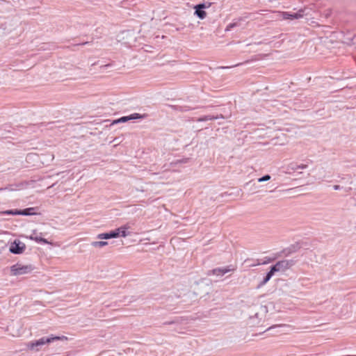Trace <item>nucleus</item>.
Segmentation results:
<instances>
[{
    "instance_id": "f257e3e1",
    "label": "nucleus",
    "mask_w": 356,
    "mask_h": 356,
    "mask_svg": "<svg viewBox=\"0 0 356 356\" xmlns=\"http://www.w3.org/2000/svg\"><path fill=\"white\" fill-rule=\"evenodd\" d=\"M67 337L65 336H54L50 335L48 337H41L37 340L30 341L26 343V348L28 350L35 352L40 351L42 348L47 346L55 341H66Z\"/></svg>"
},
{
    "instance_id": "f03ea898",
    "label": "nucleus",
    "mask_w": 356,
    "mask_h": 356,
    "mask_svg": "<svg viewBox=\"0 0 356 356\" xmlns=\"http://www.w3.org/2000/svg\"><path fill=\"white\" fill-rule=\"evenodd\" d=\"M294 265L293 260H282L273 266L270 271L266 274L261 283V285L266 284L277 272H284Z\"/></svg>"
},
{
    "instance_id": "7ed1b4c3",
    "label": "nucleus",
    "mask_w": 356,
    "mask_h": 356,
    "mask_svg": "<svg viewBox=\"0 0 356 356\" xmlns=\"http://www.w3.org/2000/svg\"><path fill=\"white\" fill-rule=\"evenodd\" d=\"M129 229V226L128 225H125L118 229H115V230H112L110 232L99 234L97 236V238L101 240H106L109 238H118L119 236L126 237L130 234L128 232Z\"/></svg>"
},
{
    "instance_id": "20e7f679",
    "label": "nucleus",
    "mask_w": 356,
    "mask_h": 356,
    "mask_svg": "<svg viewBox=\"0 0 356 356\" xmlns=\"http://www.w3.org/2000/svg\"><path fill=\"white\" fill-rule=\"evenodd\" d=\"M34 267L31 264L17 263L10 267V274L13 276H19L29 274L33 272Z\"/></svg>"
},
{
    "instance_id": "39448f33",
    "label": "nucleus",
    "mask_w": 356,
    "mask_h": 356,
    "mask_svg": "<svg viewBox=\"0 0 356 356\" xmlns=\"http://www.w3.org/2000/svg\"><path fill=\"white\" fill-rule=\"evenodd\" d=\"M211 2L204 1L203 3L194 6V15H196L200 19H205L207 16V13L204 10L209 8L211 6Z\"/></svg>"
},
{
    "instance_id": "423d86ee",
    "label": "nucleus",
    "mask_w": 356,
    "mask_h": 356,
    "mask_svg": "<svg viewBox=\"0 0 356 356\" xmlns=\"http://www.w3.org/2000/svg\"><path fill=\"white\" fill-rule=\"evenodd\" d=\"M26 250V245L18 239H15L10 244L9 251L15 254H21Z\"/></svg>"
},
{
    "instance_id": "0eeeda50",
    "label": "nucleus",
    "mask_w": 356,
    "mask_h": 356,
    "mask_svg": "<svg viewBox=\"0 0 356 356\" xmlns=\"http://www.w3.org/2000/svg\"><path fill=\"white\" fill-rule=\"evenodd\" d=\"M304 15L303 10H300L298 13H289L287 12H284L282 13V17L284 19H296L302 17Z\"/></svg>"
},
{
    "instance_id": "6e6552de",
    "label": "nucleus",
    "mask_w": 356,
    "mask_h": 356,
    "mask_svg": "<svg viewBox=\"0 0 356 356\" xmlns=\"http://www.w3.org/2000/svg\"><path fill=\"white\" fill-rule=\"evenodd\" d=\"M143 118V116L139 113H133L128 116H124L120 118H119L117 120H115L113 123H119V122H126L131 120H137V119H142Z\"/></svg>"
},
{
    "instance_id": "1a4fd4ad",
    "label": "nucleus",
    "mask_w": 356,
    "mask_h": 356,
    "mask_svg": "<svg viewBox=\"0 0 356 356\" xmlns=\"http://www.w3.org/2000/svg\"><path fill=\"white\" fill-rule=\"evenodd\" d=\"M28 238L32 241H35L36 242H42L43 243L49 244L50 243L45 238H42L40 236H38L35 232H33V234L29 236H27Z\"/></svg>"
},
{
    "instance_id": "9d476101",
    "label": "nucleus",
    "mask_w": 356,
    "mask_h": 356,
    "mask_svg": "<svg viewBox=\"0 0 356 356\" xmlns=\"http://www.w3.org/2000/svg\"><path fill=\"white\" fill-rule=\"evenodd\" d=\"M234 269H231L229 268L225 267V268H218L213 270V273L214 275H216L217 276H221L225 275V273L233 271Z\"/></svg>"
},
{
    "instance_id": "9b49d317",
    "label": "nucleus",
    "mask_w": 356,
    "mask_h": 356,
    "mask_svg": "<svg viewBox=\"0 0 356 356\" xmlns=\"http://www.w3.org/2000/svg\"><path fill=\"white\" fill-rule=\"evenodd\" d=\"M35 209L33 208V207H30V208H27V209H23V210H20V213H21L22 216H33V215L37 214L34 211Z\"/></svg>"
},
{
    "instance_id": "f8f14e48",
    "label": "nucleus",
    "mask_w": 356,
    "mask_h": 356,
    "mask_svg": "<svg viewBox=\"0 0 356 356\" xmlns=\"http://www.w3.org/2000/svg\"><path fill=\"white\" fill-rule=\"evenodd\" d=\"M108 245V242L105 241H92L91 243V245L93 248H101L102 247H104Z\"/></svg>"
},
{
    "instance_id": "ddd939ff",
    "label": "nucleus",
    "mask_w": 356,
    "mask_h": 356,
    "mask_svg": "<svg viewBox=\"0 0 356 356\" xmlns=\"http://www.w3.org/2000/svg\"><path fill=\"white\" fill-rule=\"evenodd\" d=\"M2 213L8 215H21L20 210L18 209L6 210L2 212Z\"/></svg>"
},
{
    "instance_id": "4468645a",
    "label": "nucleus",
    "mask_w": 356,
    "mask_h": 356,
    "mask_svg": "<svg viewBox=\"0 0 356 356\" xmlns=\"http://www.w3.org/2000/svg\"><path fill=\"white\" fill-rule=\"evenodd\" d=\"M307 168V165L306 164H300V165H296L294 167H293L291 169L294 171H297L298 170H304Z\"/></svg>"
},
{
    "instance_id": "2eb2a0df",
    "label": "nucleus",
    "mask_w": 356,
    "mask_h": 356,
    "mask_svg": "<svg viewBox=\"0 0 356 356\" xmlns=\"http://www.w3.org/2000/svg\"><path fill=\"white\" fill-rule=\"evenodd\" d=\"M270 179V176L269 175H266L261 178H259L258 179V181L259 182H264V181H268Z\"/></svg>"
},
{
    "instance_id": "dca6fc26",
    "label": "nucleus",
    "mask_w": 356,
    "mask_h": 356,
    "mask_svg": "<svg viewBox=\"0 0 356 356\" xmlns=\"http://www.w3.org/2000/svg\"><path fill=\"white\" fill-rule=\"evenodd\" d=\"M212 119H213V118L207 117L203 120H212Z\"/></svg>"
},
{
    "instance_id": "f3484780",
    "label": "nucleus",
    "mask_w": 356,
    "mask_h": 356,
    "mask_svg": "<svg viewBox=\"0 0 356 356\" xmlns=\"http://www.w3.org/2000/svg\"><path fill=\"white\" fill-rule=\"evenodd\" d=\"M178 162H179V163H186L187 162V159L179 161Z\"/></svg>"
},
{
    "instance_id": "a211bd4d",
    "label": "nucleus",
    "mask_w": 356,
    "mask_h": 356,
    "mask_svg": "<svg viewBox=\"0 0 356 356\" xmlns=\"http://www.w3.org/2000/svg\"><path fill=\"white\" fill-rule=\"evenodd\" d=\"M334 188L335 190H337V189H339V186H334Z\"/></svg>"
},
{
    "instance_id": "6ab92c4d",
    "label": "nucleus",
    "mask_w": 356,
    "mask_h": 356,
    "mask_svg": "<svg viewBox=\"0 0 356 356\" xmlns=\"http://www.w3.org/2000/svg\"><path fill=\"white\" fill-rule=\"evenodd\" d=\"M54 156L53 154H52V155H51V161H53V160H54Z\"/></svg>"
},
{
    "instance_id": "aec40b11",
    "label": "nucleus",
    "mask_w": 356,
    "mask_h": 356,
    "mask_svg": "<svg viewBox=\"0 0 356 356\" xmlns=\"http://www.w3.org/2000/svg\"><path fill=\"white\" fill-rule=\"evenodd\" d=\"M261 309L262 310H264V311H266V308H263V307H261Z\"/></svg>"
}]
</instances>
